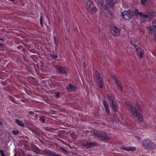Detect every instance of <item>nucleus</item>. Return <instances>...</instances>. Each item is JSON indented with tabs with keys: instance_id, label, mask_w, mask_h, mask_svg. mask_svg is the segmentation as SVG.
Instances as JSON below:
<instances>
[{
	"instance_id": "19",
	"label": "nucleus",
	"mask_w": 156,
	"mask_h": 156,
	"mask_svg": "<svg viewBox=\"0 0 156 156\" xmlns=\"http://www.w3.org/2000/svg\"><path fill=\"white\" fill-rule=\"evenodd\" d=\"M15 122L19 126L22 127H24V125L22 121H21L19 119H16L15 120Z\"/></svg>"
},
{
	"instance_id": "4",
	"label": "nucleus",
	"mask_w": 156,
	"mask_h": 156,
	"mask_svg": "<svg viewBox=\"0 0 156 156\" xmlns=\"http://www.w3.org/2000/svg\"><path fill=\"white\" fill-rule=\"evenodd\" d=\"M94 135L100 139L101 140H109V136L105 133L102 131L98 132L96 130L93 131Z\"/></svg>"
},
{
	"instance_id": "7",
	"label": "nucleus",
	"mask_w": 156,
	"mask_h": 156,
	"mask_svg": "<svg viewBox=\"0 0 156 156\" xmlns=\"http://www.w3.org/2000/svg\"><path fill=\"white\" fill-rule=\"evenodd\" d=\"M121 16L123 19L125 20H129L132 18L133 15L131 11L128 10L122 12Z\"/></svg>"
},
{
	"instance_id": "32",
	"label": "nucleus",
	"mask_w": 156,
	"mask_h": 156,
	"mask_svg": "<svg viewBox=\"0 0 156 156\" xmlns=\"http://www.w3.org/2000/svg\"><path fill=\"white\" fill-rule=\"evenodd\" d=\"M29 114L31 115H33L34 114V112L32 111H30L29 112Z\"/></svg>"
},
{
	"instance_id": "29",
	"label": "nucleus",
	"mask_w": 156,
	"mask_h": 156,
	"mask_svg": "<svg viewBox=\"0 0 156 156\" xmlns=\"http://www.w3.org/2000/svg\"><path fill=\"white\" fill-rule=\"evenodd\" d=\"M12 133L15 135H18L20 133L19 131L18 130H13L12 131Z\"/></svg>"
},
{
	"instance_id": "25",
	"label": "nucleus",
	"mask_w": 156,
	"mask_h": 156,
	"mask_svg": "<svg viewBox=\"0 0 156 156\" xmlns=\"http://www.w3.org/2000/svg\"><path fill=\"white\" fill-rule=\"evenodd\" d=\"M50 56L52 59H56L58 57L57 55L55 54H51Z\"/></svg>"
},
{
	"instance_id": "27",
	"label": "nucleus",
	"mask_w": 156,
	"mask_h": 156,
	"mask_svg": "<svg viewBox=\"0 0 156 156\" xmlns=\"http://www.w3.org/2000/svg\"><path fill=\"white\" fill-rule=\"evenodd\" d=\"M96 74V79L101 78L100 76V74L98 72V70H96L95 72Z\"/></svg>"
},
{
	"instance_id": "15",
	"label": "nucleus",
	"mask_w": 156,
	"mask_h": 156,
	"mask_svg": "<svg viewBox=\"0 0 156 156\" xmlns=\"http://www.w3.org/2000/svg\"><path fill=\"white\" fill-rule=\"evenodd\" d=\"M111 105L114 113H115L118 111L117 105L115 101L111 103Z\"/></svg>"
},
{
	"instance_id": "9",
	"label": "nucleus",
	"mask_w": 156,
	"mask_h": 156,
	"mask_svg": "<svg viewBox=\"0 0 156 156\" xmlns=\"http://www.w3.org/2000/svg\"><path fill=\"white\" fill-rule=\"evenodd\" d=\"M98 143L95 142H87L83 144L84 147L86 148H91L97 145Z\"/></svg>"
},
{
	"instance_id": "24",
	"label": "nucleus",
	"mask_w": 156,
	"mask_h": 156,
	"mask_svg": "<svg viewBox=\"0 0 156 156\" xmlns=\"http://www.w3.org/2000/svg\"><path fill=\"white\" fill-rule=\"evenodd\" d=\"M140 1L143 5H148L149 3V0H140Z\"/></svg>"
},
{
	"instance_id": "37",
	"label": "nucleus",
	"mask_w": 156,
	"mask_h": 156,
	"mask_svg": "<svg viewBox=\"0 0 156 156\" xmlns=\"http://www.w3.org/2000/svg\"><path fill=\"white\" fill-rule=\"evenodd\" d=\"M154 39H155V40H156V35H154Z\"/></svg>"
},
{
	"instance_id": "38",
	"label": "nucleus",
	"mask_w": 156,
	"mask_h": 156,
	"mask_svg": "<svg viewBox=\"0 0 156 156\" xmlns=\"http://www.w3.org/2000/svg\"><path fill=\"white\" fill-rule=\"evenodd\" d=\"M2 125V122L0 121V125Z\"/></svg>"
},
{
	"instance_id": "18",
	"label": "nucleus",
	"mask_w": 156,
	"mask_h": 156,
	"mask_svg": "<svg viewBox=\"0 0 156 156\" xmlns=\"http://www.w3.org/2000/svg\"><path fill=\"white\" fill-rule=\"evenodd\" d=\"M107 97L108 99L110 101L111 103L115 101L114 100V97L113 95L110 94H107Z\"/></svg>"
},
{
	"instance_id": "13",
	"label": "nucleus",
	"mask_w": 156,
	"mask_h": 156,
	"mask_svg": "<svg viewBox=\"0 0 156 156\" xmlns=\"http://www.w3.org/2000/svg\"><path fill=\"white\" fill-rule=\"evenodd\" d=\"M105 2L108 5L113 7L114 4L117 2L116 0H105Z\"/></svg>"
},
{
	"instance_id": "22",
	"label": "nucleus",
	"mask_w": 156,
	"mask_h": 156,
	"mask_svg": "<svg viewBox=\"0 0 156 156\" xmlns=\"http://www.w3.org/2000/svg\"><path fill=\"white\" fill-rule=\"evenodd\" d=\"M111 77L114 80L115 83H116L117 82H119V80L118 79L117 76L114 74H112Z\"/></svg>"
},
{
	"instance_id": "8",
	"label": "nucleus",
	"mask_w": 156,
	"mask_h": 156,
	"mask_svg": "<svg viewBox=\"0 0 156 156\" xmlns=\"http://www.w3.org/2000/svg\"><path fill=\"white\" fill-rule=\"evenodd\" d=\"M76 86L71 83L69 84L66 87V89L68 92L75 91L76 90Z\"/></svg>"
},
{
	"instance_id": "33",
	"label": "nucleus",
	"mask_w": 156,
	"mask_h": 156,
	"mask_svg": "<svg viewBox=\"0 0 156 156\" xmlns=\"http://www.w3.org/2000/svg\"><path fill=\"white\" fill-rule=\"evenodd\" d=\"M5 46V45L4 44H0V47L1 48H3Z\"/></svg>"
},
{
	"instance_id": "28",
	"label": "nucleus",
	"mask_w": 156,
	"mask_h": 156,
	"mask_svg": "<svg viewBox=\"0 0 156 156\" xmlns=\"http://www.w3.org/2000/svg\"><path fill=\"white\" fill-rule=\"evenodd\" d=\"M55 97L57 99L59 98L60 95V93H59V92H56L55 93Z\"/></svg>"
},
{
	"instance_id": "23",
	"label": "nucleus",
	"mask_w": 156,
	"mask_h": 156,
	"mask_svg": "<svg viewBox=\"0 0 156 156\" xmlns=\"http://www.w3.org/2000/svg\"><path fill=\"white\" fill-rule=\"evenodd\" d=\"M115 84L116 85L119 87L120 90L121 91H122L123 90V87L122 85V83H121L120 81L119 80V82H117L116 83H115Z\"/></svg>"
},
{
	"instance_id": "11",
	"label": "nucleus",
	"mask_w": 156,
	"mask_h": 156,
	"mask_svg": "<svg viewBox=\"0 0 156 156\" xmlns=\"http://www.w3.org/2000/svg\"><path fill=\"white\" fill-rule=\"evenodd\" d=\"M112 29V34L114 36L116 37L120 35V30L119 28L115 26H113Z\"/></svg>"
},
{
	"instance_id": "26",
	"label": "nucleus",
	"mask_w": 156,
	"mask_h": 156,
	"mask_svg": "<svg viewBox=\"0 0 156 156\" xmlns=\"http://www.w3.org/2000/svg\"><path fill=\"white\" fill-rule=\"evenodd\" d=\"M40 120L43 123H44L45 121V119L44 116H41L40 118Z\"/></svg>"
},
{
	"instance_id": "30",
	"label": "nucleus",
	"mask_w": 156,
	"mask_h": 156,
	"mask_svg": "<svg viewBox=\"0 0 156 156\" xmlns=\"http://www.w3.org/2000/svg\"><path fill=\"white\" fill-rule=\"evenodd\" d=\"M0 154L2 156H5V155L4 153V151L2 150H0Z\"/></svg>"
},
{
	"instance_id": "12",
	"label": "nucleus",
	"mask_w": 156,
	"mask_h": 156,
	"mask_svg": "<svg viewBox=\"0 0 156 156\" xmlns=\"http://www.w3.org/2000/svg\"><path fill=\"white\" fill-rule=\"evenodd\" d=\"M103 103L106 113L108 114H110V111L108 103L105 100L103 101Z\"/></svg>"
},
{
	"instance_id": "34",
	"label": "nucleus",
	"mask_w": 156,
	"mask_h": 156,
	"mask_svg": "<svg viewBox=\"0 0 156 156\" xmlns=\"http://www.w3.org/2000/svg\"><path fill=\"white\" fill-rule=\"evenodd\" d=\"M153 23L156 26V20H154L153 21Z\"/></svg>"
},
{
	"instance_id": "17",
	"label": "nucleus",
	"mask_w": 156,
	"mask_h": 156,
	"mask_svg": "<svg viewBox=\"0 0 156 156\" xmlns=\"http://www.w3.org/2000/svg\"><path fill=\"white\" fill-rule=\"evenodd\" d=\"M97 82L99 84V87L101 88H103L104 84H103L102 78L101 77L97 79Z\"/></svg>"
},
{
	"instance_id": "31",
	"label": "nucleus",
	"mask_w": 156,
	"mask_h": 156,
	"mask_svg": "<svg viewBox=\"0 0 156 156\" xmlns=\"http://www.w3.org/2000/svg\"><path fill=\"white\" fill-rule=\"evenodd\" d=\"M40 23L41 26L43 25V21L42 19V16L41 15V16L40 18Z\"/></svg>"
},
{
	"instance_id": "39",
	"label": "nucleus",
	"mask_w": 156,
	"mask_h": 156,
	"mask_svg": "<svg viewBox=\"0 0 156 156\" xmlns=\"http://www.w3.org/2000/svg\"><path fill=\"white\" fill-rule=\"evenodd\" d=\"M3 39L0 38V40L3 41Z\"/></svg>"
},
{
	"instance_id": "5",
	"label": "nucleus",
	"mask_w": 156,
	"mask_h": 156,
	"mask_svg": "<svg viewBox=\"0 0 156 156\" xmlns=\"http://www.w3.org/2000/svg\"><path fill=\"white\" fill-rule=\"evenodd\" d=\"M54 67L57 73L58 74L67 75L68 73L69 70L66 66L55 65Z\"/></svg>"
},
{
	"instance_id": "10",
	"label": "nucleus",
	"mask_w": 156,
	"mask_h": 156,
	"mask_svg": "<svg viewBox=\"0 0 156 156\" xmlns=\"http://www.w3.org/2000/svg\"><path fill=\"white\" fill-rule=\"evenodd\" d=\"M153 25L147 27V31L149 34L154 33L156 34V26L153 23Z\"/></svg>"
},
{
	"instance_id": "35",
	"label": "nucleus",
	"mask_w": 156,
	"mask_h": 156,
	"mask_svg": "<svg viewBox=\"0 0 156 156\" xmlns=\"http://www.w3.org/2000/svg\"><path fill=\"white\" fill-rule=\"evenodd\" d=\"M60 149H61L64 151H66V150L63 147H61Z\"/></svg>"
},
{
	"instance_id": "16",
	"label": "nucleus",
	"mask_w": 156,
	"mask_h": 156,
	"mask_svg": "<svg viewBox=\"0 0 156 156\" xmlns=\"http://www.w3.org/2000/svg\"><path fill=\"white\" fill-rule=\"evenodd\" d=\"M137 51V55L140 58H142V56L144 54V53L142 51V49L140 48H137L136 49Z\"/></svg>"
},
{
	"instance_id": "1",
	"label": "nucleus",
	"mask_w": 156,
	"mask_h": 156,
	"mask_svg": "<svg viewBox=\"0 0 156 156\" xmlns=\"http://www.w3.org/2000/svg\"><path fill=\"white\" fill-rule=\"evenodd\" d=\"M125 104L130 112H132L133 115L137 118L138 122H143V121L142 112L140 108V104L137 102L136 103L135 107L134 106L130 103L129 102H126Z\"/></svg>"
},
{
	"instance_id": "14",
	"label": "nucleus",
	"mask_w": 156,
	"mask_h": 156,
	"mask_svg": "<svg viewBox=\"0 0 156 156\" xmlns=\"http://www.w3.org/2000/svg\"><path fill=\"white\" fill-rule=\"evenodd\" d=\"M122 148L127 151H136V147H126V146H123Z\"/></svg>"
},
{
	"instance_id": "21",
	"label": "nucleus",
	"mask_w": 156,
	"mask_h": 156,
	"mask_svg": "<svg viewBox=\"0 0 156 156\" xmlns=\"http://www.w3.org/2000/svg\"><path fill=\"white\" fill-rule=\"evenodd\" d=\"M53 41L55 45V50L57 51V48L58 47V41H57V38L55 36H54L53 37Z\"/></svg>"
},
{
	"instance_id": "6",
	"label": "nucleus",
	"mask_w": 156,
	"mask_h": 156,
	"mask_svg": "<svg viewBox=\"0 0 156 156\" xmlns=\"http://www.w3.org/2000/svg\"><path fill=\"white\" fill-rule=\"evenodd\" d=\"M87 5L88 6L87 8L88 12L90 14H94L97 11V9L94 3L91 1L88 0L87 1Z\"/></svg>"
},
{
	"instance_id": "3",
	"label": "nucleus",
	"mask_w": 156,
	"mask_h": 156,
	"mask_svg": "<svg viewBox=\"0 0 156 156\" xmlns=\"http://www.w3.org/2000/svg\"><path fill=\"white\" fill-rule=\"evenodd\" d=\"M141 144L142 146L145 149L152 150L156 148V145L153 142L148 139L142 140Z\"/></svg>"
},
{
	"instance_id": "2",
	"label": "nucleus",
	"mask_w": 156,
	"mask_h": 156,
	"mask_svg": "<svg viewBox=\"0 0 156 156\" xmlns=\"http://www.w3.org/2000/svg\"><path fill=\"white\" fill-rule=\"evenodd\" d=\"M133 12L136 16L140 17V19L141 20V23H144L146 21L148 22L151 20L154 17V15L152 13L149 12L144 14L141 12H139L137 9L134 10Z\"/></svg>"
},
{
	"instance_id": "20",
	"label": "nucleus",
	"mask_w": 156,
	"mask_h": 156,
	"mask_svg": "<svg viewBox=\"0 0 156 156\" xmlns=\"http://www.w3.org/2000/svg\"><path fill=\"white\" fill-rule=\"evenodd\" d=\"M98 3V4L101 5V8L103 7L104 9H106L107 8V6L105 5H103V4L104 2V0H95Z\"/></svg>"
},
{
	"instance_id": "36",
	"label": "nucleus",
	"mask_w": 156,
	"mask_h": 156,
	"mask_svg": "<svg viewBox=\"0 0 156 156\" xmlns=\"http://www.w3.org/2000/svg\"><path fill=\"white\" fill-rule=\"evenodd\" d=\"M134 48L135 49H136L137 48V45H136V44H134Z\"/></svg>"
}]
</instances>
